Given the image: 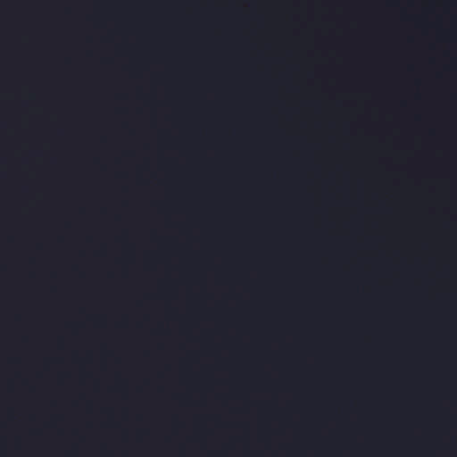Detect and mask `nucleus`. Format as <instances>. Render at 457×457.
Segmentation results:
<instances>
[{
    "instance_id": "1",
    "label": "nucleus",
    "mask_w": 457,
    "mask_h": 457,
    "mask_svg": "<svg viewBox=\"0 0 457 457\" xmlns=\"http://www.w3.org/2000/svg\"><path fill=\"white\" fill-rule=\"evenodd\" d=\"M418 400H457V398H418Z\"/></svg>"
},
{
    "instance_id": "2",
    "label": "nucleus",
    "mask_w": 457,
    "mask_h": 457,
    "mask_svg": "<svg viewBox=\"0 0 457 457\" xmlns=\"http://www.w3.org/2000/svg\"><path fill=\"white\" fill-rule=\"evenodd\" d=\"M420 403H457V402H420Z\"/></svg>"
}]
</instances>
